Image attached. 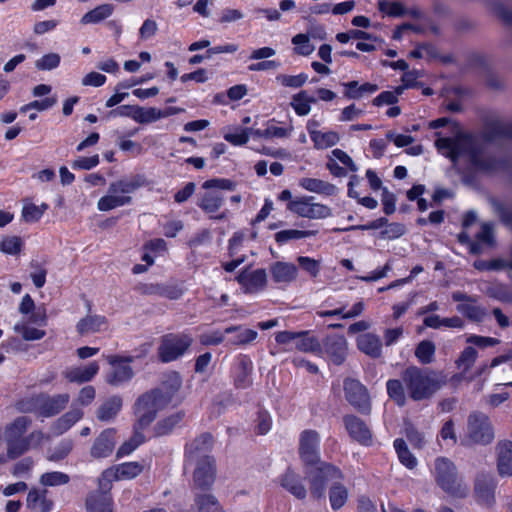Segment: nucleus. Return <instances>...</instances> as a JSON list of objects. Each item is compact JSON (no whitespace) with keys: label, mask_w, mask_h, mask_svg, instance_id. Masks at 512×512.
Returning a JSON list of instances; mask_svg holds the SVG:
<instances>
[{"label":"nucleus","mask_w":512,"mask_h":512,"mask_svg":"<svg viewBox=\"0 0 512 512\" xmlns=\"http://www.w3.org/2000/svg\"><path fill=\"white\" fill-rule=\"evenodd\" d=\"M401 379H390L386 383L389 397L398 405L406 404V392L414 401L430 398L445 383L435 371L424 370L415 365L406 367Z\"/></svg>","instance_id":"f257e3e1"},{"label":"nucleus","mask_w":512,"mask_h":512,"mask_svg":"<svg viewBox=\"0 0 512 512\" xmlns=\"http://www.w3.org/2000/svg\"><path fill=\"white\" fill-rule=\"evenodd\" d=\"M435 145L442 155L448 157L454 163L458 158L467 156L475 167L480 169L489 168L482 159V153L471 136L458 135L454 138L440 137L436 140Z\"/></svg>","instance_id":"f03ea898"},{"label":"nucleus","mask_w":512,"mask_h":512,"mask_svg":"<svg viewBox=\"0 0 512 512\" xmlns=\"http://www.w3.org/2000/svg\"><path fill=\"white\" fill-rule=\"evenodd\" d=\"M235 188V182L230 179L213 178L206 180L202 184V189L205 192L199 195L197 206L209 214L211 219L223 220L226 218L227 212H219L224 203V195L221 191H234Z\"/></svg>","instance_id":"7ed1b4c3"},{"label":"nucleus","mask_w":512,"mask_h":512,"mask_svg":"<svg viewBox=\"0 0 512 512\" xmlns=\"http://www.w3.org/2000/svg\"><path fill=\"white\" fill-rule=\"evenodd\" d=\"M145 184L146 179L142 175H133L112 182L109 185L107 194L99 199L98 209L100 211H109L130 204L132 198L129 194Z\"/></svg>","instance_id":"20e7f679"},{"label":"nucleus","mask_w":512,"mask_h":512,"mask_svg":"<svg viewBox=\"0 0 512 512\" xmlns=\"http://www.w3.org/2000/svg\"><path fill=\"white\" fill-rule=\"evenodd\" d=\"M434 478L437 485L448 495L455 498H464L468 495V486L459 478L454 463L448 458L435 459Z\"/></svg>","instance_id":"39448f33"},{"label":"nucleus","mask_w":512,"mask_h":512,"mask_svg":"<svg viewBox=\"0 0 512 512\" xmlns=\"http://www.w3.org/2000/svg\"><path fill=\"white\" fill-rule=\"evenodd\" d=\"M168 404L169 395H164L162 389H153L141 395L134 405L138 426L145 428L150 425L157 412Z\"/></svg>","instance_id":"423d86ee"},{"label":"nucleus","mask_w":512,"mask_h":512,"mask_svg":"<svg viewBox=\"0 0 512 512\" xmlns=\"http://www.w3.org/2000/svg\"><path fill=\"white\" fill-rule=\"evenodd\" d=\"M494 439V431L489 417L482 412L468 416L467 429L463 442L467 445H487Z\"/></svg>","instance_id":"0eeeda50"},{"label":"nucleus","mask_w":512,"mask_h":512,"mask_svg":"<svg viewBox=\"0 0 512 512\" xmlns=\"http://www.w3.org/2000/svg\"><path fill=\"white\" fill-rule=\"evenodd\" d=\"M306 477L310 483V493L315 499L324 497L326 484L342 479L341 471L328 463L321 462L318 466H311L306 471Z\"/></svg>","instance_id":"6e6552de"},{"label":"nucleus","mask_w":512,"mask_h":512,"mask_svg":"<svg viewBox=\"0 0 512 512\" xmlns=\"http://www.w3.org/2000/svg\"><path fill=\"white\" fill-rule=\"evenodd\" d=\"M192 344V338L184 333L164 335L158 347L159 359L168 363L181 357Z\"/></svg>","instance_id":"1a4fd4ad"},{"label":"nucleus","mask_w":512,"mask_h":512,"mask_svg":"<svg viewBox=\"0 0 512 512\" xmlns=\"http://www.w3.org/2000/svg\"><path fill=\"white\" fill-rule=\"evenodd\" d=\"M187 463L194 465L193 487L199 491L209 490L216 478L214 458L210 455H203L201 459Z\"/></svg>","instance_id":"9d476101"},{"label":"nucleus","mask_w":512,"mask_h":512,"mask_svg":"<svg viewBox=\"0 0 512 512\" xmlns=\"http://www.w3.org/2000/svg\"><path fill=\"white\" fill-rule=\"evenodd\" d=\"M312 200L311 196L297 198L290 201L287 208L298 216L309 219H324L331 216V209L328 206L314 203Z\"/></svg>","instance_id":"9b49d317"},{"label":"nucleus","mask_w":512,"mask_h":512,"mask_svg":"<svg viewBox=\"0 0 512 512\" xmlns=\"http://www.w3.org/2000/svg\"><path fill=\"white\" fill-rule=\"evenodd\" d=\"M344 393L346 400L359 412L369 414L371 402L366 387L358 380L347 378L344 380Z\"/></svg>","instance_id":"f8f14e48"},{"label":"nucleus","mask_w":512,"mask_h":512,"mask_svg":"<svg viewBox=\"0 0 512 512\" xmlns=\"http://www.w3.org/2000/svg\"><path fill=\"white\" fill-rule=\"evenodd\" d=\"M320 435L316 430L306 429L299 435V455L302 461L313 466L320 463Z\"/></svg>","instance_id":"ddd939ff"},{"label":"nucleus","mask_w":512,"mask_h":512,"mask_svg":"<svg viewBox=\"0 0 512 512\" xmlns=\"http://www.w3.org/2000/svg\"><path fill=\"white\" fill-rule=\"evenodd\" d=\"M108 363L112 370L106 376V382L113 386H119L132 379L134 372L128 364L132 362V357H122L118 355L107 356Z\"/></svg>","instance_id":"4468645a"},{"label":"nucleus","mask_w":512,"mask_h":512,"mask_svg":"<svg viewBox=\"0 0 512 512\" xmlns=\"http://www.w3.org/2000/svg\"><path fill=\"white\" fill-rule=\"evenodd\" d=\"M322 347V356L326 355L335 365L344 363L348 353V342L343 335H327L320 341Z\"/></svg>","instance_id":"2eb2a0df"},{"label":"nucleus","mask_w":512,"mask_h":512,"mask_svg":"<svg viewBox=\"0 0 512 512\" xmlns=\"http://www.w3.org/2000/svg\"><path fill=\"white\" fill-rule=\"evenodd\" d=\"M236 280L244 293L254 294L265 289L267 285V273L265 269H244L238 274Z\"/></svg>","instance_id":"dca6fc26"},{"label":"nucleus","mask_w":512,"mask_h":512,"mask_svg":"<svg viewBox=\"0 0 512 512\" xmlns=\"http://www.w3.org/2000/svg\"><path fill=\"white\" fill-rule=\"evenodd\" d=\"M116 446V429L103 430L94 440L90 456L94 459H103L112 455Z\"/></svg>","instance_id":"f3484780"},{"label":"nucleus","mask_w":512,"mask_h":512,"mask_svg":"<svg viewBox=\"0 0 512 512\" xmlns=\"http://www.w3.org/2000/svg\"><path fill=\"white\" fill-rule=\"evenodd\" d=\"M343 422L349 436L358 443L369 446L372 443V433L366 423L355 415H346Z\"/></svg>","instance_id":"a211bd4d"},{"label":"nucleus","mask_w":512,"mask_h":512,"mask_svg":"<svg viewBox=\"0 0 512 512\" xmlns=\"http://www.w3.org/2000/svg\"><path fill=\"white\" fill-rule=\"evenodd\" d=\"M70 401V396L67 393L49 396L40 394L38 401L39 416L52 417L63 411Z\"/></svg>","instance_id":"6ab92c4d"},{"label":"nucleus","mask_w":512,"mask_h":512,"mask_svg":"<svg viewBox=\"0 0 512 512\" xmlns=\"http://www.w3.org/2000/svg\"><path fill=\"white\" fill-rule=\"evenodd\" d=\"M496 482L491 475L480 474L475 481L474 492L478 503L490 507L495 502Z\"/></svg>","instance_id":"aec40b11"},{"label":"nucleus","mask_w":512,"mask_h":512,"mask_svg":"<svg viewBox=\"0 0 512 512\" xmlns=\"http://www.w3.org/2000/svg\"><path fill=\"white\" fill-rule=\"evenodd\" d=\"M213 437L209 433H203L196 437L194 440L186 445V458L187 462L197 461L203 455H209L208 452L212 449Z\"/></svg>","instance_id":"412c9836"},{"label":"nucleus","mask_w":512,"mask_h":512,"mask_svg":"<svg viewBox=\"0 0 512 512\" xmlns=\"http://www.w3.org/2000/svg\"><path fill=\"white\" fill-rule=\"evenodd\" d=\"M123 406L122 397L113 395L105 399L96 410V418L101 422L113 421Z\"/></svg>","instance_id":"4be33fe9"},{"label":"nucleus","mask_w":512,"mask_h":512,"mask_svg":"<svg viewBox=\"0 0 512 512\" xmlns=\"http://www.w3.org/2000/svg\"><path fill=\"white\" fill-rule=\"evenodd\" d=\"M108 321L102 315H87L79 320L76 330L81 336L98 333L107 330Z\"/></svg>","instance_id":"5701e85b"},{"label":"nucleus","mask_w":512,"mask_h":512,"mask_svg":"<svg viewBox=\"0 0 512 512\" xmlns=\"http://www.w3.org/2000/svg\"><path fill=\"white\" fill-rule=\"evenodd\" d=\"M193 506L196 512H226L216 496L207 490L195 492Z\"/></svg>","instance_id":"b1692460"},{"label":"nucleus","mask_w":512,"mask_h":512,"mask_svg":"<svg viewBox=\"0 0 512 512\" xmlns=\"http://www.w3.org/2000/svg\"><path fill=\"white\" fill-rule=\"evenodd\" d=\"M270 273L275 283H291L298 276V269L293 263L277 261L270 266Z\"/></svg>","instance_id":"393cba45"},{"label":"nucleus","mask_w":512,"mask_h":512,"mask_svg":"<svg viewBox=\"0 0 512 512\" xmlns=\"http://www.w3.org/2000/svg\"><path fill=\"white\" fill-rule=\"evenodd\" d=\"M357 348L364 354L372 357L379 358L382 354V343L376 334L364 333L356 339Z\"/></svg>","instance_id":"a878e982"},{"label":"nucleus","mask_w":512,"mask_h":512,"mask_svg":"<svg viewBox=\"0 0 512 512\" xmlns=\"http://www.w3.org/2000/svg\"><path fill=\"white\" fill-rule=\"evenodd\" d=\"M297 336L293 348L300 352L322 356L321 343L317 337L310 335L309 331H299Z\"/></svg>","instance_id":"bb28decb"},{"label":"nucleus","mask_w":512,"mask_h":512,"mask_svg":"<svg viewBox=\"0 0 512 512\" xmlns=\"http://www.w3.org/2000/svg\"><path fill=\"white\" fill-rule=\"evenodd\" d=\"M497 467L502 476H512V442L503 441L497 445Z\"/></svg>","instance_id":"cd10ccee"},{"label":"nucleus","mask_w":512,"mask_h":512,"mask_svg":"<svg viewBox=\"0 0 512 512\" xmlns=\"http://www.w3.org/2000/svg\"><path fill=\"white\" fill-rule=\"evenodd\" d=\"M99 371L96 361L90 362L84 367H73L65 372V378L70 382L85 383L91 381Z\"/></svg>","instance_id":"c85d7f7f"},{"label":"nucleus","mask_w":512,"mask_h":512,"mask_svg":"<svg viewBox=\"0 0 512 512\" xmlns=\"http://www.w3.org/2000/svg\"><path fill=\"white\" fill-rule=\"evenodd\" d=\"M26 503L29 509L36 512H50L53 507V501L47 498V490H30Z\"/></svg>","instance_id":"c756f323"},{"label":"nucleus","mask_w":512,"mask_h":512,"mask_svg":"<svg viewBox=\"0 0 512 512\" xmlns=\"http://www.w3.org/2000/svg\"><path fill=\"white\" fill-rule=\"evenodd\" d=\"M82 417L83 411L78 407L72 406L68 412H66L52 424L53 433L55 435H61L65 433Z\"/></svg>","instance_id":"7c9ffc66"},{"label":"nucleus","mask_w":512,"mask_h":512,"mask_svg":"<svg viewBox=\"0 0 512 512\" xmlns=\"http://www.w3.org/2000/svg\"><path fill=\"white\" fill-rule=\"evenodd\" d=\"M85 505L87 512H113V499L110 494L91 493Z\"/></svg>","instance_id":"2f4dec72"},{"label":"nucleus","mask_w":512,"mask_h":512,"mask_svg":"<svg viewBox=\"0 0 512 512\" xmlns=\"http://www.w3.org/2000/svg\"><path fill=\"white\" fill-rule=\"evenodd\" d=\"M281 486L298 499L306 497V489L300 477L291 470H287L281 477Z\"/></svg>","instance_id":"473e14b6"},{"label":"nucleus","mask_w":512,"mask_h":512,"mask_svg":"<svg viewBox=\"0 0 512 512\" xmlns=\"http://www.w3.org/2000/svg\"><path fill=\"white\" fill-rule=\"evenodd\" d=\"M299 185L309 192L323 194L326 196L334 195L336 192V187L333 184L316 178H302L299 181Z\"/></svg>","instance_id":"72a5a7b5"},{"label":"nucleus","mask_w":512,"mask_h":512,"mask_svg":"<svg viewBox=\"0 0 512 512\" xmlns=\"http://www.w3.org/2000/svg\"><path fill=\"white\" fill-rule=\"evenodd\" d=\"M344 97L347 99H360L364 94H372L378 90V86L372 83L359 85L357 81L342 83Z\"/></svg>","instance_id":"f704fd0d"},{"label":"nucleus","mask_w":512,"mask_h":512,"mask_svg":"<svg viewBox=\"0 0 512 512\" xmlns=\"http://www.w3.org/2000/svg\"><path fill=\"white\" fill-rule=\"evenodd\" d=\"M142 293L146 295H155L171 300L181 297L182 290L176 286H165L161 284H148L142 287Z\"/></svg>","instance_id":"c9c22d12"},{"label":"nucleus","mask_w":512,"mask_h":512,"mask_svg":"<svg viewBox=\"0 0 512 512\" xmlns=\"http://www.w3.org/2000/svg\"><path fill=\"white\" fill-rule=\"evenodd\" d=\"M252 363L248 359H242L237 365L234 384L236 388L245 389L252 383L251 381Z\"/></svg>","instance_id":"e433bc0d"},{"label":"nucleus","mask_w":512,"mask_h":512,"mask_svg":"<svg viewBox=\"0 0 512 512\" xmlns=\"http://www.w3.org/2000/svg\"><path fill=\"white\" fill-rule=\"evenodd\" d=\"M224 333H234V337L229 340L234 345H244L254 341L258 335L257 331L239 326H231L225 329Z\"/></svg>","instance_id":"4c0bfd02"},{"label":"nucleus","mask_w":512,"mask_h":512,"mask_svg":"<svg viewBox=\"0 0 512 512\" xmlns=\"http://www.w3.org/2000/svg\"><path fill=\"white\" fill-rule=\"evenodd\" d=\"M114 11V6L111 4H102L87 12L81 18L82 24H95L110 17Z\"/></svg>","instance_id":"58836bf2"},{"label":"nucleus","mask_w":512,"mask_h":512,"mask_svg":"<svg viewBox=\"0 0 512 512\" xmlns=\"http://www.w3.org/2000/svg\"><path fill=\"white\" fill-rule=\"evenodd\" d=\"M317 234L316 230H296V229H287L281 230L274 235L275 241L279 245H283L292 240H299L311 236H315Z\"/></svg>","instance_id":"ea45409f"},{"label":"nucleus","mask_w":512,"mask_h":512,"mask_svg":"<svg viewBox=\"0 0 512 512\" xmlns=\"http://www.w3.org/2000/svg\"><path fill=\"white\" fill-rule=\"evenodd\" d=\"M119 480L133 479L140 475L144 470V465L140 462H125L113 465Z\"/></svg>","instance_id":"a19ab883"},{"label":"nucleus","mask_w":512,"mask_h":512,"mask_svg":"<svg viewBox=\"0 0 512 512\" xmlns=\"http://www.w3.org/2000/svg\"><path fill=\"white\" fill-rule=\"evenodd\" d=\"M436 346L430 340H422L415 348V357L421 364H430L434 361Z\"/></svg>","instance_id":"79ce46f5"},{"label":"nucleus","mask_w":512,"mask_h":512,"mask_svg":"<svg viewBox=\"0 0 512 512\" xmlns=\"http://www.w3.org/2000/svg\"><path fill=\"white\" fill-rule=\"evenodd\" d=\"M339 135L335 131L312 132V141L316 149H327L339 142Z\"/></svg>","instance_id":"37998d69"},{"label":"nucleus","mask_w":512,"mask_h":512,"mask_svg":"<svg viewBox=\"0 0 512 512\" xmlns=\"http://www.w3.org/2000/svg\"><path fill=\"white\" fill-rule=\"evenodd\" d=\"M315 102L316 99L303 90L293 96L291 106L299 116H304L310 112V104Z\"/></svg>","instance_id":"c03bdc74"},{"label":"nucleus","mask_w":512,"mask_h":512,"mask_svg":"<svg viewBox=\"0 0 512 512\" xmlns=\"http://www.w3.org/2000/svg\"><path fill=\"white\" fill-rule=\"evenodd\" d=\"M250 133L252 136L257 138H285L290 135V130L284 127L268 124L265 129L250 128Z\"/></svg>","instance_id":"a18cd8bd"},{"label":"nucleus","mask_w":512,"mask_h":512,"mask_svg":"<svg viewBox=\"0 0 512 512\" xmlns=\"http://www.w3.org/2000/svg\"><path fill=\"white\" fill-rule=\"evenodd\" d=\"M394 448L398 455L400 462L408 469H413L417 465V459L409 451L406 442L403 439H396L394 441Z\"/></svg>","instance_id":"49530a36"},{"label":"nucleus","mask_w":512,"mask_h":512,"mask_svg":"<svg viewBox=\"0 0 512 512\" xmlns=\"http://www.w3.org/2000/svg\"><path fill=\"white\" fill-rule=\"evenodd\" d=\"M348 498L347 489L336 481L329 490V501L332 509L338 510L346 503Z\"/></svg>","instance_id":"de8ad7c7"},{"label":"nucleus","mask_w":512,"mask_h":512,"mask_svg":"<svg viewBox=\"0 0 512 512\" xmlns=\"http://www.w3.org/2000/svg\"><path fill=\"white\" fill-rule=\"evenodd\" d=\"M183 416L182 412H177L159 421L154 427L155 434L157 436L169 434L182 421Z\"/></svg>","instance_id":"09e8293b"},{"label":"nucleus","mask_w":512,"mask_h":512,"mask_svg":"<svg viewBox=\"0 0 512 512\" xmlns=\"http://www.w3.org/2000/svg\"><path fill=\"white\" fill-rule=\"evenodd\" d=\"M114 481H119L118 475L114 470V467L111 466L105 469L98 478V487L99 490L97 492H93L94 494H109V491L112 489V483Z\"/></svg>","instance_id":"8fccbe9b"},{"label":"nucleus","mask_w":512,"mask_h":512,"mask_svg":"<svg viewBox=\"0 0 512 512\" xmlns=\"http://www.w3.org/2000/svg\"><path fill=\"white\" fill-rule=\"evenodd\" d=\"M14 330L26 341L40 340L46 335L45 330L32 327L28 322L16 324Z\"/></svg>","instance_id":"3c124183"},{"label":"nucleus","mask_w":512,"mask_h":512,"mask_svg":"<svg viewBox=\"0 0 512 512\" xmlns=\"http://www.w3.org/2000/svg\"><path fill=\"white\" fill-rule=\"evenodd\" d=\"M181 377L177 372H170L165 375L164 380L162 381L161 387L158 389H162L164 395H169V403L172 400L174 394L181 387Z\"/></svg>","instance_id":"603ef678"},{"label":"nucleus","mask_w":512,"mask_h":512,"mask_svg":"<svg viewBox=\"0 0 512 512\" xmlns=\"http://www.w3.org/2000/svg\"><path fill=\"white\" fill-rule=\"evenodd\" d=\"M158 120H160V109L137 105L135 122L145 125L156 122Z\"/></svg>","instance_id":"864d4df0"},{"label":"nucleus","mask_w":512,"mask_h":512,"mask_svg":"<svg viewBox=\"0 0 512 512\" xmlns=\"http://www.w3.org/2000/svg\"><path fill=\"white\" fill-rule=\"evenodd\" d=\"M291 42L295 46L294 53L297 55L308 56L315 49L307 34H297L292 38Z\"/></svg>","instance_id":"5fc2aeb1"},{"label":"nucleus","mask_w":512,"mask_h":512,"mask_svg":"<svg viewBox=\"0 0 512 512\" xmlns=\"http://www.w3.org/2000/svg\"><path fill=\"white\" fill-rule=\"evenodd\" d=\"M31 425V419L26 416L16 418L7 428L6 433L11 438H19Z\"/></svg>","instance_id":"6e6d98bb"},{"label":"nucleus","mask_w":512,"mask_h":512,"mask_svg":"<svg viewBox=\"0 0 512 512\" xmlns=\"http://www.w3.org/2000/svg\"><path fill=\"white\" fill-rule=\"evenodd\" d=\"M378 9L383 14L391 17H400L403 16L406 12L404 6L397 1L390 2L381 0L378 2Z\"/></svg>","instance_id":"4d7b16f0"},{"label":"nucleus","mask_w":512,"mask_h":512,"mask_svg":"<svg viewBox=\"0 0 512 512\" xmlns=\"http://www.w3.org/2000/svg\"><path fill=\"white\" fill-rule=\"evenodd\" d=\"M29 449L28 439H14L8 441L7 458L16 459Z\"/></svg>","instance_id":"13d9d810"},{"label":"nucleus","mask_w":512,"mask_h":512,"mask_svg":"<svg viewBox=\"0 0 512 512\" xmlns=\"http://www.w3.org/2000/svg\"><path fill=\"white\" fill-rule=\"evenodd\" d=\"M477 358V351L471 347H466L460 354L459 358L456 360V365L459 369H462L464 372L469 370Z\"/></svg>","instance_id":"bf43d9fd"},{"label":"nucleus","mask_w":512,"mask_h":512,"mask_svg":"<svg viewBox=\"0 0 512 512\" xmlns=\"http://www.w3.org/2000/svg\"><path fill=\"white\" fill-rule=\"evenodd\" d=\"M47 209V204H42L40 206L27 204L23 207L22 217L26 222H36L42 217Z\"/></svg>","instance_id":"052dcab7"},{"label":"nucleus","mask_w":512,"mask_h":512,"mask_svg":"<svg viewBox=\"0 0 512 512\" xmlns=\"http://www.w3.org/2000/svg\"><path fill=\"white\" fill-rule=\"evenodd\" d=\"M69 480L70 478L67 474L59 471L44 473L40 478V482L44 486L64 485L67 484Z\"/></svg>","instance_id":"680f3d73"},{"label":"nucleus","mask_w":512,"mask_h":512,"mask_svg":"<svg viewBox=\"0 0 512 512\" xmlns=\"http://www.w3.org/2000/svg\"><path fill=\"white\" fill-rule=\"evenodd\" d=\"M22 240L18 236H8L5 237L0 242V250L3 253L10 254V255H16L21 252L22 249Z\"/></svg>","instance_id":"e2e57ef3"},{"label":"nucleus","mask_w":512,"mask_h":512,"mask_svg":"<svg viewBox=\"0 0 512 512\" xmlns=\"http://www.w3.org/2000/svg\"><path fill=\"white\" fill-rule=\"evenodd\" d=\"M297 262L302 270L307 272L310 277L316 278L320 272V261L308 256H299Z\"/></svg>","instance_id":"0e129e2a"},{"label":"nucleus","mask_w":512,"mask_h":512,"mask_svg":"<svg viewBox=\"0 0 512 512\" xmlns=\"http://www.w3.org/2000/svg\"><path fill=\"white\" fill-rule=\"evenodd\" d=\"M33 271L30 273V277L37 288H42L46 283L47 270L43 264L38 261H31L30 263Z\"/></svg>","instance_id":"69168bd1"},{"label":"nucleus","mask_w":512,"mask_h":512,"mask_svg":"<svg viewBox=\"0 0 512 512\" xmlns=\"http://www.w3.org/2000/svg\"><path fill=\"white\" fill-rule=\"evenodd\" d=\"M250 128H237L234 132L226 133L224 139L233 145H243L249 140Z\"/></svg>","instance_id":"338daca9"},{"label":"nucleus","mask_w":512,"mask_h":512,"mask_svg":"<svg viewBox=\"0 0 512 512\" xmlns=\"http://www.w3.org/2000/svg\"><path fill=\"white\" fill-rule=\"evenodd\" d=\"M404 87H398L395 91H384L373 99V105H392L398 101V96L402 93Z\"/></svg>","instance_id":"774afa93"}]
</instances>
